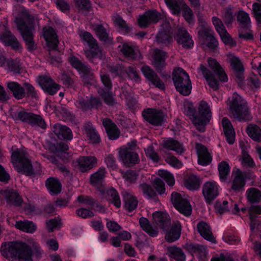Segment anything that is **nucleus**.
Segmentation results:
<instances>
[{"instance_id":"1","label":"nucleus","mask_w":261,"mask_h":261,"mask_svg":"<svg viewBox=\"0 0 261 261\" xmlns=\"http://www.w3.org/2000/svg\"><path fill=\"white\" fill-rule=\"evenodd\" d=\"M1 253L8 261H32V257L40 258L43 253L39 244L32 245L20 241L6 242L2 244Z\"/></svg>"},{"instance_id":"2","label":"nucleus","mask_w":261,"mask_h":261,"mask_svg":"<svg viewBox=\"0 0 261 261\" xmlns=\"http://www.w3.org/2000/svg\"><path fill=\"white\" fill-rule=\"evenodd\" d=\"M15 22L23 40L25 41L29 51L35 50L36 45L33 41L34 30V17L29 13L25 8H22Z\"/></svg>"},{"instance_id":"3","label":"nucleus","mask_w":261,"mask_h":261,"mask_svg":"<svg viewBox=\"0 0 261 261\" xmlns=\"http://www.w3.org/2000/svg\"><path fill=\"white\" fill-rule=\"evenodd\" d=\"M11 160L15 169L27 176L40 173L41 171L39 163H36V166L33 168L28 153L23 150L17 149L14 151L11 154Z\"/></svg>"},{"instance_id":"4","label":"nucleus","mask_w":261,"mask_h":261,"mask_svg":"<svg viewBox=\"0 0 261 261\" xmlns=\"http://www.w3.org/2000/svg\"><path fill=\"white\" fill-rule=\"evenodd\" d=\"M229 110L233 117L240 121L251 119L246 101L237 93H234L229 106Z\"/></svg>"},{"instance_id":"5","label":"nucleus","mask_w":261,"mask_h":261,"mask_svg":"<svg viewBox=\"0 0 261 261\" xmlns=\"http://www.w3.org/2000/svg\"><path fill=\"white\" fill-rule=\"evenodd\" d=\"M172 80L176 90L184 96L191 92L192 85L188 74L182 68L175 69L172 73Z\"/></svg>"},{"instance_id":"6","label":"nucleus","mask_w":261,"mask_h":261,"mask_svg":"<svg viewBox=\"0 0 261 261\" xmlns=\"http://www.w3.org/2000/svg\"><path fill=\"white\" fill-rule=\"evenodd\" d=\"M211 118L212 112L210 106L205 101H201L198 107V115L193 116L192 123L198 130L204 132L205 125L210 122Z\"/></svg>"},{"instance_id":"7","label":"nucleus","mask_w":261,"mask_h":261,"mask_svg":"<svg viewBox=\"0 0 261 261\" xmlns=\"http://www.w3.org/2000/svg\"><path fill=\"white\" fill-rule=\"evenodd\" d=\"M81 39L89 47V49L85 51L87 58L89 60L97 58L101 60L103 56L102 49L99 47L96 42V40L93 37L92 35L86 31L81 32L79 34Z\"/></svg>"},{"instance_id":"8","label":"nucleus","mask_w":261,"mask_h":261,"mask_svg":"<svg viewBox=\"0 0 261 261\" xmlns=\"http://www.w3.org/2000/svg\"><path fill=\"white\" fill-rule=\"evenodd\" d=\"M171 201L174 207L181 214L186 216H189L192 213V207L189 201L182 195L177 192L171 194Z\"/></svg>"},{"instance_id":"9","label":"nucleus","mask_w":261,"mask_h":261,"mask_svg":"<svg viewBox=\"0 0 261 261\" xmlns=\"http://www.w3.org/2000/svg\"><path fill=\"white\" fill-rule=\"evenodd\" d=\"M17 116L19 119L29 123L32 126L40 127L43 129L46 128L45 120L40 115L21 111L18 113Z\"/></svg>"},{"instance_id":"10","label":"nucleus","mask_w":261,"mask_h":261,"mask_svg":"<svg viewBox=\"0 0 261 261\" xmlns=\"http://www.w3.org/2000/svg\"><path fill=\"white\" fill-rule=\"evenodd\" d=\"M143 118L149 124L160 126L165 121V115L161 110L153 108H147L142 112Z\"/></svg>"},{"instance_id":"11","label":"nucleus","mask_w":261,"mask_h":261,"mask_svg":"<svg viewBox=\"0 0 261 261\" xmlns=\"http://www.w3.org/2000/svg\"><path fill=\"white\" fill-rule=\"evenodd\" d=\"M71 66L77 70L81 77L85 80H92L93 79V73L90 66L82 63L77 58L71 56L69 59Z\"/></svg>"},{"instance_id":"12","label":"nucleus","mask_w":261,"mask_h":261,"mask_svg":"<svg viewBox=\"0 0 261 261\" xmlns=\"http://www.w3.org/2000/svg\"><path fill=\"white\" fill-rule=\"evenodd\" d=\"M220 187L214 180L206 181L202 188V194L206 203H210L219 195Z\"/></svg>"},{"instance_id":"13","label":"nucleus","mask_w":261,"mask_h":261,"mask_svg":"<svg viewBox=\"0 0 261 261\" xmlns=\"http://www.w3.org/2000/svg\"><path fill=\"white\" fill-rule=\"evenodd\" d=\"M38 82L44 92L51 95L55 94L61 88L59 85L56 83L48 76H39L38 79Z\"/></svg>"},{"instance_id":"14","label":"nucleus","mask_w":261,"mask_h":261,"mask_svg":"<svg viewBox=\"0 0 261 261\" xmlns=\"http://www.w3.org/2000/svg\"><path fill=\"white\" fill-rule=\"evenodd\" d=\"M120 53L129 60H136L138 56V47L134 43L123 42L118 46Z\"/></svg>"},{"instance_id":"15","label":"nucleus","mask_w":261,"mask_h":261,"mask_svg":"<svg viewBox=\"0 0 261 261\" xmlns=\"http://www.w3.org/2000/svg\"><path fill=\"white\" fill-rule=\"evenodd\" d=\"M161 17V14L156 10L146 11L138 18V24L141 28H146L150 23H157Z\"/></svg>"},{"instance_id":"16","label":"nucleus","mask_w":261,"mask_h":261,"mask_svg":"<svg viewBox=\"0 0 261 261\" xmlns=\"http://www.w3.org/2000/svg\"><path fill=\"white\" fill-rule=\"evenodd\" d=\"M76 163L79 170L84 172L96 167L97 159L94 156H81L77 159Z\"/></svg>"},{"instance_id":"17","label":"nucleus","mask_w":261,"mask_h":261,"mask_svg":"<svg viewBox=\"0 0 261 261\" xmlns=\"http://www.w3.org/2000/svg\"><path fill=\"white\" fill-rule=\"evenodd\" d=\"M75 105L83 111H87L93 108H99L101 106V103L98 98L91 96L90 98H79L75 102Z\"/></svg>"},{"instance_id":"18","label":"nucleus","mask_w":261,"mask_h":261,"mask_svg":"<svg viewBox=\"0 0 261 261\" xmlns=\"http://www.w3.org/2000/svg\"><path fill=\"white\" fill-rule=\"evenodd\" d=\"M1 193L5 198L7 204L10 206L19 207L23 202V200L19 194L13 190H5Z\"/></svg>"},{"instance_id":"19","label":"nucleus","mask_w":261,"mask_h":261,"mask_svg":"<svg viewBox=\"0 0 261 261\" xmlns=\"http://www.w3.org/2000/svg\"><path fill=\"white\" fill-rule=\"evenodd\" d=\"M43 32L47 45L53 50L57 49L59 40L56 31L50 27H46L43 28Z\"/></svg>"},{"instance_id":"20","label":"nucleus","mask_w":261,"mask_h":261,"mask_svg":"<svg viewBox=\"0 0 261 261\" xmlns=\"http://www.w3.org/2000/svg\"><path fill=\"white\" fill-rule=\"evenodd\" d=\"M120 160L126 166H129L138 163V154L135 151H131L128 149H120Z\"/></svg>"},{"instance_id":"21","label":"nucleus","mask_w":261,"mask_h":261,"mask_svg":"<svg viewBox=\"0 0 261 261\" xmlns=\"http://www.w3.org/2000/svg\"><path fill=\"white\" fill-rule=\"evenodd\" d=\"M52 131L60 140L70 141L72 139V132L71 129L66 125L56 123L53 125Z\"/></svg>"},{"instance_id":"22","label":"nucleus","mask_w":261,"mask_h":261,"mask_svg":"<svg viewBox=\"0 0 261 261\" xmlns=\"http://www.w3.org/2000/svg\"><path fill=\"white\" fill-rule=\"evenodd\" d=\"M141 71L144 76L155 87L160 89H165L164 83L149 66H143L141 69Z\"/></svg>"},{"instance_id":"23","label":"nucleus","mask_w":261,"mask_h":261,"mask_svg":"<svg viewBox=\"0 0 261 261\" xmlns=\"http://www.w3.org/2000/svg\"><path fill=\"white\" fill-rule=\"evenodd\" d=\"M175 38L178 43L181 45L184 48H190L193 46L194 42L192 39V37L190 36L185 28L178 29Z\"/></svg>"},{"instance_id":"24","label":"nucleus","mask_w":261,"mask_h":261,"mask_svg":"<svg viewBox=\"0 0 261 261\" xmlns=\"http://www.w3.org/2000/svg\"><path fill=\"white\" fill-rule=\"evenodd\" d=\"M212 22L222 41L225 44L230 43L231 38L225 29L222 21L217 17L214 16L212 17Z\"/></svg>"},{"instance_id":"25","label":"nucleus","mask_w":261,"mask_h":261,"mask_svg":"<svg viewBox=\"0 0 261 261\" xmlns=\"http://www.w3.org/2000/svg\"><path fill=\"white\" fill-rule=\"evenodd\" d=\"M153 223L156 226L165 231L167 230L170 224L169 216L165 213L161 211L155 212L152 214Z\"/></svg>"},{"instance_id":"26","label":"nucleus","mask_w":261,"mask_h":261,"mask_svg":"<svg viewBox=\"0 0 261 261\" xmlns=\"http://www.w3.org/2000/svg\"><path fill=\"white\" fill-rule=\"evenodd\" d=\"M196 149L198 155V162L202 166H207L212 161V157L207 148L200 143H197Z\"/></svg>"},{"instance_id":"27","label":"nucleus","mask_w":261,"mask_h":261,"mask_svg":"<svg viewBox=\"0 0 261 261\" xmlns=\"http://www.w3.org/2000/svg\"><path fill=\"white\" fill-rule=\"evenodd\" d=\"M7 87L14 97L17 100L21 99L26 96L24 88L17 82H8L7 83Z\"/></svg>"},{"instance_id":"28","label":"nucleus","mask_w":261,"mask_h":261,"mask_svg":"<svg viewBox=\"0 0 261 261\" xmlns=\"http://www.w3.org/2000/svg\"><path fill=\"white\" fill-rule=\"evenodd\" d=\"M102 124L106 130L110 139L114 140L119 138L120 136V131L116 125L110 119H103L102 120Z\"/></svg>"},{"instance_id":"29","label":"nucleus","mask_w":261,"mask_h":261,"mask_svg":"<svg viewBox=\"0 0 261 261\" xmlns=\"http://www.w3.org/2000/svg\"><path fill=\"white\" fill-rule=\"evenodd\" d=\"M222 125L227 143L232 144L235 141V132L229 120L224 117L222 120Z\"/></svg>"},{"instance_id":"30","label":"nucleus","mask_w":261,"mask_h":261,"mask_svg":"<svg viewBox=\"0 0 261 261\" xmlns=\"http://www.w3.org/2000/svg\"><path fill=\"white\" fill-rule=\"evenodd\" d=\"M166 53L158 49L154 50L152 64L157 70H161L166 66Z\"/></svg>"},{"instance_id":"31","label":"nucleus","mask_w":261,"mask_h":261,"mask_svg":"<svg viewBox=\"0 0 261 261\" xmlns=\"http://www.w3.org/2000/svg\"><path fill=\"white\" fill-rule=\"evenodd\" d=\"M165 29L160 30L156 36V40L158 43L166 45L169 44L172 40V32L169 23L165 24Z\"/></svg>"},{"instance_id":"32","label":"nucleus","mask_w":261,"mask_h":261,"mask_svg":"<svg viewBox=\"0 0 261 261\" xmlns=\"http://www.w3.org/2000/svg\"><path fill=\"white\" fill-rule=\"evenodd\" d=\"M107 171L105 167H100L97 171L92 174L90 182L93 186L98 188L103 185Z\"/></svg>"},{"instance_id":"33","label":"nucleus","mask_w":261,"mask_h":261,"mask_svg":"<svg viewBox=\"0 0 261 261\" xmlns=\"http://www.w3.org/2000/svg\"><path fill=\"white\" fill-rule=\"evenodd\" d=\"M207 62L208 66L217 74L220 81L224 82L227 81L228 79L226 73L216 59L208 58Z\"/></svg>"},{"instance_id":"34","label":"nucleus","mask_w":261,"mask_h":261,"mask_svg":"<svg viewBox=\"0 0 261 261\" xmlns=\"http://www.w3.org/2000/svg\"><path fill=\"white\" fill-rule=\"evenodd\" d=\"M214 31H212L199 36L202 41V44L213 51L216 50L218 46V41L214 37Z\"/></svg>"},{"instance_id":"35","label":"nucleus","mask_w":261,"mask_h":261,"mask_svg":"<svg viewBox=\"0 0 261 261\" xmlns=\"http://www.w3.org/2000/svg\"><path fill=\"white\" fill-rule=\"evenodd\" d=\"M246 174L238 169L234 174L231 188L235 191H240L244 189L246 184Z\"/></svg>"},{"instance_id":"36","label":"nucleus","mask_w":261,"mask_h":261,"mask_svg":"<svg viewBox=\"0 0 261 261\" xmlns=\"http://www.w3.org/2000/svg\"><path fill=\"white\" fill-rule=\"evenodd\" d=\"M199 69L205 79L209 86L214 90H218L219 89L218 81L215 79L212 72L203 65H200Z\"/></svg>"},{"instance_id":"37","label":"nucleus","mask_w":261,"mask_h":261,"mask_svg":"<svg viewBox=\"0 0 261 261\" xmlns=\"http://www.w3.org/2000/svg\"><path fill=\"white\" fill-rule=\"evenodd\" d=\"M181 226L179 222L174 223L165 236V239L169 243L173 242L180 237Z\"/></svg>"},{"instance_id":"38","label":"nucleus","mask_w":261,"mask_h":261,"mask_svg":"<svg viewBox=\"0 0 261 261\" xmlns=\"http://www.w3.org/2000/svg\"><path fill=\"white\" fill-rule=\"evenodd\" d=\"M0 40L5 45L11 46L13 49H18L20 46L16 38L10 31H6L2 34Z\"/></svg>"},{"instance_id":"39","label":"nucleus","mask_w":261,"mask_h":261,"mask_svg":"<svg viewBox=\"0 0 261 261\" xmlns=\"http://www.w3.org/2000/svg\"><path fill=\"white\" fill-rule=\"evenodd\" d=\"M197 228L201 236L204 239L212 242L215 241L211 227L207 223L201 221L197 224Z\"/></svg>"},{"instance_id":"40","label":"nucleus","mask_w":261,"mask_h":261,"mask_svg":"<svg viewBox=\"0 0 261 261\" xmlns=\"http://www.w3.org/2000/svg\"><path fill=\"white\" fill-rule=\"evenodd\" d=\"M229 62L232 69L236 73V77L240 81L244 79V68L240 59L235 56H231L229 58Z\"/></svg>"},{"instance_id":"41","label":"nucleus","mask_w":261,"mask_h":261,"mask_svg":"<svg viewBox=\"0 0 261 261\" xmlns=\"http://www.w3.org/2000/svg\"><path fill=\"white\" fill-rule=\"evenodd\" d=\"M123 201L125 203L124 207L129 212H132L138 206V201L137 198L128 191L123 193Z\"/></svg>"},{"instance_id":"42","label":"nucleus","mask_w":261,"mask_h":261,"mask_svg":"<svg viewBox=\"0 0 261 261\" xmlns=\"http://www.w3.org/2000/svg\"><path fill=\"white\" fill-rule=\"evenodd\" d=\"M168 255L176 261H185L186 255L183 250L175 246H169L167 249Z\"/></svg>"},{"instance_id":"43","label":"nucleus","mask_w":261,"mask_h":261,"mask_svg":"<svg viewBox=\"0 0 261 261\" xmlns=\"http://www.w3.org/2000/svg\"><path fill=\"white\" fill-rule=\"evenodd\" d=\"M163 147L169 150H173L177 154H181L184 151L183 145L178 141L172 138L164 140L163 144Z\"/></svg>"},{"instance_id":"44","label":"nucleus","mask_w":261,"mask_h":261,"mask_svg":"<svg viewBox=\"0 0 261 261\" xmlns=\"http://www.w3.org/2000/svg\"><path fill=\"white\" fill-rule=\"evenodd\" d=\"M45 185L49 193L52 195L58 194L61 191V183L58 178L53 177L47 178Z\"/></svg>"},{"instance_id":"45","label":"nucleus","mask_w":261,"mask_h":261,"mask_svg":"<svg viewBox=\"0 0 261 261\" xmlns=\"http://www.w3.org/2000/svg\"><path fill=\"white\" fill-rule=\"evenodd\" d=\"M15 226L18 229L30 233H34L37 229L36 224L28 220L16 221Z\"/></svg>"},{"instance_id":"46","label":"nucleus","mask_w":261,"mask_h":261,"mask_svg":"<svg viewBox=\"0 0 261 261\" xmlns=\"http://www.w3.org/2000/svg\"><path fill=\"white\" fill-rule=\"evenodd\" d=\"M249 218L250 220V226L253 231L257 224L256 218L258 215H261V206L258 205H252L248 209Z\"/></svg>"},{"instance_id":"47","label":"nucleus","mask_w":261,"mask_h":261,"mask_svg":"<svg viewBox=\"0 0 261 261\" xmlns=\"http://www.w3.org/2000/svg\"><path fill=\"white\" fill-rule=\"evenodd\" d=\"M84 130L87 137L92 143H97L100 142L99 135L91 123L88 122L85 125Z\"/></svg>"},{"instance_id":"48","label":"nucleus","mask_w":261,"mask_h":261,"mask_svg":"<svg viewBox=\"0 0 261 261\" xmlns=\"http://www.w3.org/2000/svg\"><path fill=\"white\" fill-rule=\"evenodd\" d=\"M139 223L143 230L150 237H155L158 236V229L156 228H153L146 218L144 217L141 218L139 220Z\"/></svg>"},{"instance_id":"49","label":"nucleus","mask_w":261,"mask_h":261,"mask_svg":"<svg viewBox=\"0 0 261 261\" xmlns=\"http://www.w3.org/2000/svg\"><path fill=\"white\" fill-rule=\"evenodd\" d=\"M246 132L248 136L254 141H261V127L251 124L247 126Z\"/></svg>"},{"instance_id":"50","label":"nucleus","mask_w":261,"mask_h":261,"mask_svg":"<svg viewBox=\"0 0 261 261\" xmlns=\"http://www.w3.org/2000/svg\"><path fill=\"white\" fill-rule=\"evenodd\" d=\"M200 185V178L194 174H191L185 180V187L190 190L198 189Z\"/></svg>"},{"instance_id":"51","label":"nucleus","mask_w":261,"mask_h":261,"mask_svg":"<svg viewBox=\"0 0 261 261\" xmlns=\"http://www.w3.org/2000/svg\"><path fill=\"white\" fill-rule=\"evenodd\" d=\"M193 255L196 256L200 260L204 261L207 254L206 248L200 245H194L191 248Z\"/></svg>"},{"instance_id":"52","label":"nucleus","mask_w":261,"mask_h":261,"mask_svg":"<svg viewBox=\"0 0 261 261\" xmlns=\"http://www.w3.org/2000/svg\"><path fill=\"white\" fill-rule=\"evenodd\" d=\"M237 20L241 28L248 29L251 25L249 15L243 10L239 11L237 15Z\"/></svg>"},{"instance_id":"53","label":"nucleus","mask_w":261,"mask_h":261,"mask_svg":"<svg viewBox=\"0 0 261 261\" xmlns=\"http://www.w3.org/2000/svg\"><path fill=\"white\" fill-rule=\"evenodd\" d=\"M248 201L252 203H258L261 200V192L255 188H250L246 191Z\"/></svg>"},{"instance_id":"54","label":"nucleus","mask_w":261,"mask_h":261,"mask_svg":"<svg viewBox=\"0 0 261 261\" xmlns=\"http://www.w3.org/2000/svg\"><path fill=\"white\" fill-rule=\"evenodd\" d=\"M220 179L221 181H225L230 173V167L228 163L225 161L220 162L218 166Z\"/></svg>"},{"instance_id":"55","label":"nucleus","mask_w":261,"mask_h":261,"mask_svg":"<svg viewBox=\"0 0 261 261\" xmlns=\"http://www.w3.org/2000/svg\"><path fill=\"white\" fill-rule=\"evenodd\" d=\"M164 1L174 15H178L180 13V8L183 3L182 0H164Z\"/></svg>"},{"instance_id":"56","label":"nucleus","mask_w":261,"mask_h":261,"mask_svg":"<svg viewBox=\"0 0 261 261\" xmlns=\"http://www.w3.org/2000/svg\"><path fill=\"white\" fill-rule=\"evenodd\" d=\"M108 198L117 207L121 206V200L117 191L114 188H111L107 190Z\"/></svg>"},{"instance_id":"57","label":"nucleus","mask_w":261,"mask_h":261,"mask_svg":"<svg viewBox=\"0 0 261 261\" xmlns=\"http://www.w3.org/2000/svg\"><path fill=\"white\" fill-rule=\"evenodd\" d=\"M139 188L146 198L153 199L156 197V193L150 185L144 183L141 184Z\"/></svg>"},{"instance_id":"58","label":"nucleus","mask_w":261,"mask_h":261,"mask_svg":"<svg viewBox=\"0 0 261 261\" xmlns=\"http://www.w3.org/2000/svg\"><path fill=\"white\" fill-rule=\"evenodd\" d=\"M98 93L103 98L105 102L107 105H114V99L111 90H105L103 88H100L98 90Z\"/></svg>"},{"instance_id":"59","label":"nucleus","mask_w":261,"mask_h":261,"mask_svg":"<svg viewBox=\"0 0 261 261\" xmlns=\"http://www.w3.org/2000/svg\"><path fill=\"white\" fill-rule=\"evenodd\" d=\"M158 175L166 181L169 186H172L175 184V179L173 175L167 170H159Z\"/></svg>"},{"instance_id":"60","label":"nucleus","mask_w":261,"mask_h":261,"mask_svg":"<svg viewBox=\"0 0 261 261\" xmlns=\"http://www.w3.org/2000/svg\"><path fill=\"white\" fill-rule=\"evenodd\" d=\"M146 156L154 163H157L160 160L158 153L155 151L152 145L148 146L144 149Z\"/></svg>"},{"instance_id":"61","label":"nucleus","mask_w":261,"mask_h":261,"mask_svg":"<svg viewBox=\"0 0 261 261\" xmlns=\"http://www.w3.org/2000/svg\"><path fill=\"white\" fill-rule=\"evenodd\" d=\"M94 31L100 40L105 42L108 40V33L102 25H96L94 28Z\"/></svg>"},{"instance_id":"62","label":"nucleus","mask_w":261,"mask_h":261,"mask_svg":"<svg viewBox=\"0 0 261 261\" xmlns=\"http://www.w3.org/2000/svg\"><path fill=\"white\" fill-rule=\"evenodd\" d=\"M122 176L128 184H130L136 182L138 174L135 171L129 170L123 173Z\"/></svg>"},{"instance_id":"63","label":"nucleus","mask_w":261,"mask_h":261,"mask_svg":"<svg viewBox=\"0 0 261 261\" xmlns=\"http://www.w3.org/2000/svg\"><path fill=\"white\" fill-rule=\"evenodd\" d=\"M77 200L79 202L89 205L91 207H93L95 206H98L96 200L90 196L81 195L77 197Z\"/></svg>"},{"instance_id":"64","label":"nucleus","mask_w":261,"mask_h":261,"mask_svg":"<svg viewBox=\"0 0 261 261\" xmlns=\"http://www.w3.org/2000/svg\"><path fill=\"white\" fill-rule=\"evenodd\" d=\"M165 158V161L174 167L180 168L182 166V163L175 156L171 155L170 153H167Z\"/></svg>"}]
</instances>
